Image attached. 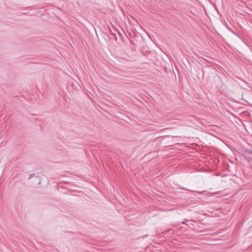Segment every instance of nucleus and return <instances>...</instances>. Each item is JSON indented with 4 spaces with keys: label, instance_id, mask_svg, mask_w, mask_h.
<instances>
[{
    "label": "nucleus",
    "instance_id": "obj_2",
    "mask_svg": "<svg viewBox=\"0 0 252 252\" xmlns=\"http://www.w3.org/2000/svg\"><path fill=\"white\" fill-rule=\"evenodd\" d=\"M111 34L114 37L115 40L117 41V37L116 35L114 33H111Z\"/></svg>",
    "mask_w": 252,
    "mask_h": 252
},
{
    "label": "nucleus",
    "instance_id": "obj_1",
    "mask_svg": "<svg viewBox=\"0 0 252 252\" xmlns=\"http://www.w3.org/2000/svg\"><path fill=\"white\" fill-rule=\"evenodd\" d=\"M247 152L249 154H252V145L250 146V148L247 149Z\"/></svg>",
    "mask_w": 252,
    "mask_h": 252
},
{
    "label": "nucleus",
    "instance_id": "obj_3",
    "mask_svg": "<svg viewBox=\"0 0 252 252\" xmlns=\"http://www.w3.org/2000/svg\"><path fill=\"white\" fill-rule=\"evenodd\" d=\"M251 160L252 161V157L251 158Z\"/></svg>",
    "mask_w": 252,
    "mask_h": 252
}]
</instances>
